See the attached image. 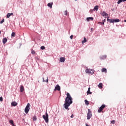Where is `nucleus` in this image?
Wrapping results in <instances>:
<instances>
[{
	"instance_id": "f257e3e1",
	"label": "nucleus",
	"mask_w": 126,
	"mask_h": 126,
	"mask_svg": "<svg viewBox=\"0 0 126 126\" xmlns=\"http://www.w3.org/2000/svg\"><path fill=\"white\" fill-rule=\"evenodd\" d=\"M67 97L65 98V103L64 104L63 106L65 109L66 110H69V108H68V107L70 106L71 104H72V97H71V96H70V94L69 93H67Z\"/></svg>"
},
{
	"instance_id": "f03ea898",
	"label": "nucleus",
	"mask_w": 126,
	"mask_h": 126,
	"mask_svg": "<svg viewBox=\"0 0 126 126\" xmlns=\"http://www.w3.org/2000/svg\"><path fill=\"white\" fill-rule=\"evenodd\" d=\"M42 117L46 123H49V114H48L47 112H46L45 115H43Z\"/></svg>"
},
{
	"instance_id": "7ed1b4c3",
	"label": "nucleus",
	"mask_w": 126,
	"mask_h": 126,
	"mask_svg": "<svg viewBox=\"0 0 126 126\" xmlns=\"http://www.w3.org/2000/svg\"><path fill=\"white\" fill-rule=\"evenodd\" d=\"M30 104L28 103L25 108V113H26V114H28V112H29V110H30Z\"/></svg>"
},
{
	"instance_id": "20e7f679",
	"label": "nucleus",
	"mask_w": 126,
	"mask_h": 126,
	"mask_svg": "<svg viewBox=\"0 0 126 126\" xmlns=\"http://www.w3.org/2000/svg\"><path fill=\"white\" fill-rule=\"evenodd\" d=\"M87 120H89L91 117H92V113H91V111L90 109L88 110V113H87Z\"/></svg>"
},
{
	"instance_id": "39448f33",
	"label": "nucleus",
	"mask_w": 126,
	"mask_h": 126,
	"mask_svg": "<svg viewBox=\"0 0 126 126\" xmlns=\"http://www.w3.org/2000/svg\"><path fill=\"white\" fill-rule=\"evenodd\" d=\"M106 108V105L103 104L98 110V113H101Z\"/></svg>"
},
{
	"instance_id": "423d86ee",
	"label": "nucleus",
	"mask_w": 126,
	"mask_h": 126,
	"mask_svg": "<svg viewBox=\"0 0 126 126\" xmlns=\"http://www.w3.org/2000/svg\"><path fill=\"white\" fill-rule=\"evenodd\" d=\"M110 23H114V22H120V20L119 19H111L109 20Z\"/></svg>"
},
{
	"instance_id": "0eeeda50",
	"label": "nucleus",
	"mask_w": 126,
	"mask_h": 126,
	"mask_svg": "<svg viewBox=\"0 0 126 126\" xmlns=\"http://www.w3.org/2000/svg\"><path fill=\"white\" fill-rule=\"evenodd\" d=\"M54 90H58V91H60L61 90V87L59 85H57L55 87Z\"/></svg>"
},
{
	"instance_id": "6e6552de",
	"label": "nucleus",
	"mask_w": 126,
	"mask_h": 126,
	"mask_svg": "<svg viewBox=\"0 0 126 126\" xmlns=\"http://www.w3.org/2000/svg\"><path fill=\"white\" fill-rule=\"evenodd\" d=\"M60 61L61 63H64L65 61V58L64 57H61Z\"/></svg>"
},
{
	"instance_id": "1a4fd4ad",
	"label": "nucleus",
	"mask_w": 126,
	"mask_h": 126,
	"mask_svg": "<svg viewBox=\"0 0 126 126\" xmlns=\"http://www.w3.org/2000/svg\"><path fill=\"white\" fill-rule=\"evenodd\" d=\"M11 106H12V107H16V106H17V102L15 101L12 102L11 103Z\"/></svg>"
},
{
	"instance_id": "9d476101",
	"label": "nucleus",
	"mask_w": 126,
	"mask_h": 126,
	"mask_svg": "<svg viewBox=\"0 0 126 126\" xmlns=\"http://www.w3.org/2000/svg\"><path fill=\"white\" fill-rule=\"evenodd\" d=\"M2 42L4 45H5V44H6V42H7V38H6V37L3 38L2 40Z\"/></svg>"
},
{
	"instance_id": "9b49d317",
	"label": "nucleus",
	"mask_w": 126,
	"mask_h": 126,
	"mask_svg": "<svg viewBox=\"0 0 126 126\" xmlns=\"http://www.w3.org/2000/svg\"><path fill=\"white\" fill-rule=\"evenodd\" d=\"M20 90L21 92H23V91H24V87L21 85L20 87Z\"/></svg>"
},
{
	"instance_id": "f8f14e48",
	"label": "nucleus",
	"mask_w": 126,
	"mask_h": 126,
	"mask_svg": "<svg viewBox=\"0 0 126 126\" xmlns=\"http://www.w3.org/2000/svg\"><path fill=\"white\" fill-rule=\"evenodd\" d=\"M87 21H88V22H89V21H90V20H93V17H87Z\"/></svg>"
},
{
	"instance_id": "ddd939ff",
	"label": "nucleus",
	"mask_w": 126,
	"mask_h": 126,
	"mask_svg": "<svg viewBox=\"0 0 126 126\" xmlns=\"http://www.w3.org/2000/svg\"><path fill=\"white\" fill-rule=\"evenodd\" d=\"M124 1H126V0H119L117 2L118 4H120L121 2H124Z\"/></svg>"
},
{
	"instance_id": "4468645a",
	"label": "nucleus",
	"mask_w": 126,
	"mask_h": 126,
	"mask_svg": "<svg viewBox=\"0 0 126 126\" xmlns=\"http://www.w3.org/2000/svg\"><path fill=\"white\" fill-rule=\"evenodd\" d=\"M47 6H48V7H50V8H52V7L53 6V2L49 3L47 4Z\"/></svg>"
},
{
	"instance_id": "2eb2a0df",
	"label": "nucleus",
	"mask_w": 126,
	"mask_h": 126,
	"mask_svg": "<svg viewBox=\"0 0 126 126\" xmlns=\"http://www.w3.org/2000/svg\"><path fill=\"white\" fill-rule=\"evenodd\" d=\"M102 15L103 16H105V17H108V14H107V13H106L105 12H102Z\"/></svg>"
},
{
	"instance_id": "dca6fc26",
	"label": "nucleus",
	"mask_w": 126,
	"mask_h": 126,
	"mask_svg": "<svg viewBox=\"0 0 126 126\" xmlns=\"http://www.w3.org/2000/svg\"><path fill=\"white\" fill-rule=\"evenodd\" d=\"M87 94H92V92H90V87H89L88 89V91H87Z\"/></svg>"
},
{
	"instance_id": "f3484780",
	"label": "nucleus",
	"mask_w": 126,
	"mask_h": 126,
	"mask_svg": "<svg viewBox=\"0 0 126 126\" xmlns=\"http://www.w3.org/2000/svg\"><path fill=\"white\" fill-rule=\"evenodd\" d=\"M11 15H13V13H8L7 14V18H9L10 17Z\"/></svg>"
},
{
	"instance_id": "a211bd4d",
	"label": "nucleus",
	"mask_w": 126,
	"mask_h": 126,
	"mask_svg": "<svg viewBox=\"0 0 126 126\" xmlns=\"http://www.w3.org/2000/svg\"><path fill=\"white\" fill-rule=\"evenodd\" d=\"M85 71L86 73H89V74H90V71H91V69H87Z\"/></svg>"
},
{
	"instance_id": "6ab92c4d",
	"label": "nucleus",
	"mask_w": 126,
	"mask_h": 126,
	"mask_svg": "<svg viewBox=\"0 0 126 126\" xmlns=\"http://www.w3.org/2000/svg\"><path fill=\"white\" fill-rule=\"evenodd\" d=\"M102 72H105V73H107V69L106 68H103L101 70Z\"/></svg>"
},
{
	"instance_id": "aec40b11",
	"label": "nucleus",
	"mask_w": 126,
	"mask_h": 126,
	"mask_svg": "<svg viewBox=\"0 0 126 126\" xmlns=\"http://www.w3.org/2000/svg\"><path fill=\"white\" fill-rule=\"evenodd\" d=\"M98 87L99 88H103V84L102 83H100L98 85Z\"/></svg>"
},
{
	"instance_id": "412c9836",
	"label": "nucleus",
	"mask_w": 126,
	"mask_h": 126,
	"mask_svg": "<svg viewBox=\"0 0 126 126\" xmlns=\"http://www.w3.org/2000/svg\"><path fill=\"white\" fill-rule=\"evenodd\" d=\"M99 8V6H96L94 9V10H96V11H98V9Z\"/></svg>"
},
{
	"instance_id": "4be33fe9",
	"label": "nucleus",
	"mask_w": 126,
	"mask_h": 126,
	"mask_svg": "<svg viewBox=\"0 0 126 126\" xmlns=\"http://www.w3.org/2000/svg\"><path fill=\"white\" fill-rule=\"evenodd\" d=\"M9 123H10V124H11V125L12 126H14V123L13 122V120H10Z\"/></svg>"
},
{
	"instance_id": "5701e85b",
	"label": "nucleus",
	"mask_w": 126,
	"mask_h": 126,
	"mask_svg": "<svg viewBox=\"0 0 126 126\" xmlns=\"http://www.w3.org/2000/svg\"><path fill=\"white\" fill-rule=\"evenodd\" d=\"M87 41V40H86V38L84 37V40L82 41V43H86Z\"/></svg>"
},
{
	"instance_id": "b1692460",
	"label": "nucleus",
	"mask_w": 126,
	"mask_h": 126,
	"mask_svg": "<svg viewBox=\"0 0 126 126\" xmlns=\"http://www.w3.org/2000/svg\"><path fill=\"white\" fill-rule=\"evenodd\" d=\"M85 103L86 105H87V106L89 105V102H88V101H87V100H85Z\"/></svg>"
},
{
	"instance_id": "393cba45",
	"label": "nucleus",
	"mask_w": 126,
	"mask_h": 126,
	"mask_svg": "<svg viewBox=\"0 0 126 126\" xmlns=\"http://www.w3.org/2000/svg\"><path fill=\"white\" fill-rule=\"evenodd\" d=\"M32 119L33 121H37V117H36V116H33Z\"/></svg>"
},
{
	"instance_id": "a878e982",
	"label": "nucleus",
	"mask_w": 126,
	"mask_h": 126,
	"mask_svg": "<svg viewBox=\"0 0 126 126\" xmlns=\"http://www.w3.org/2000/svg\"><path fill=\"white\" fill-rule=\"evenodd\" d=\"M93 73H94V70H91V71L90 72V74H93Z\"/></svg>"
},
{
	"instance_id": "bb28decb",
	"label": "nucleus",
	"mask_w": 126,
	"mask_h": 126,
	"mask_svg": "<svg viewBox=\"0 0 126 126\" xmlns=\"http://www.w3.org/2000/svg\"><path fill=\"white\" fill-rule=\"evenodd\" d=\"M43 81H44L45 82H48V77H47L46 81L45 80V78H43Z\"/></svg>"
},
{
	"instance_id": "cd10ccee",
	"label": "nucleus",
	"mask_w": 126,
	"mask_h": 126,
	"mask_svg": "<svg viewBox=\"0 0 126 126\" xmlns=\"http://www.w3.org/2000/svg\"><path fill=\"white\" fill-rule=\"evenodd\" d=\"M11 37H15V33L12 32L11 34Z\"/></svg>"
},
{
	"instance_id": "c85d7f7f",
	"label": "nucleus",
	"mask_w": 126,
	"mask_h": 126,
	"mask_svg": "<svg viewBox=\"0 0 126 126\" xmlns=\"http://www.w3.org/2000/svg\"><path fill=\"white\" fill-rule=\"evenodd\" d=\"M40 49H41V50H45V46H41V47H40Z\"/></svg>"
},
{
	"instance_id": "c756f323",
	"label": "nucleus",
	"mask_w": 126,
	"mask_h": 126,
	"mask_svg": "<svg viewBox=\"0 0 126 126\" xmlns=\"http://www.w3.org/2000/svg\"><path fill=\"white\" fill-rule=\"evenodd\" d=\"M32 55H35V54H36V52H35L34 50H32Z\"/></svg>"
},
{
	"instance_id": "7c9ffc66",
	"label": "nucleus",
	"mask_w": 126,
	"mask_h": 126,
	"mask_svg": "<svg viewBox=\"0 0 126 126\" xmlns=\"http://www.w3.org/2000/svg\"><path fill=\"white\" fill-rule=\"evenodd\" d=\"M102 24L103 25H104L105 24V22H106V19H104L103 21H102Z\"/></svg>"
},
{
	"instance_id": "2f4dec72",
	"label": "nucleus",
	"mask_w": 126,
	"mask_h": 126,
	"mask_svg": "<svg viewBox=\"0 0 126 126\" xmlns=\"http://www.w3.org/2000/svg\"><path fill=\"white\" fill-rule=\"evenodd\" d=\"M3 22H4V19H3L1 21H0V23L1 24H2V23H3Z\"/></svg>"
},
{
	"instance_id": "473e14b6",
	"label": "nucleus",
	"mask_w": 126,
	"mask_h": 126,
	"mask_svg": "<svg viewBox=\"0 0 126 126\" xmlns=\"http://www.w3.org/2000/svg\"><path fill=\"white\" fill-rule=\"evenodd\" d=\"M115 123H116V121L115 120H112L111 121V124H115Z\"/></svg>"
},
{
	"instance_id": "72a5a7b5",
	"label": "nucleus",
	"mask_w": 126,
	"mask_h": 126,
	"mask_svg": "<svg viewBox=\"0 0 126 126\" xmlns=\"http://www.w3.org/2000/svg\"><path fill=\"white\" fill-rule=\"evenodd\" d=\"M0 101L1 102H2V101H3V98H2V97H0Z\"/></svg>"
},
{
	"instance_id": "f704fd0d",
	"label": "nucleus",
	"mask_w": 126,
	"mask_h": 126,
	"mask_svg": "<svg viewBox=\"0 0 126 126\" xmlns=\"http://www.w3.org/2000/svg\"><path fill=\"white\" fill-rule=\"evenodd\" d=\"M70 39H71L72 40V39H73V35H71L70 37Z\"/></svg>"
},
{
	"instance_id": "c9c22d12",
	"label": "nucleus",
	"mask_w": 126,
	"mask_h": 126,
	"mask_svg": "<svg viewBox=\"0 0 126 126\" xmlns=\"http://www.w3.org/2000/svg\"><path fill=\"white\" fill-rule=\"evenodd\" d=\"M67 11H65V15H67Z\"/></svg>"
},
{
	"instance_id": "e433bc0d",
	"label": "nucleus",
	"mask_w": 126,
	"mask_h": 126,
	"mask_svg": "<svg viewBox=\"0 0 126 126\" xmlns=\"http://www.w3.org/2000/svg\"><path fill=\"white\" fill-rule=\"evenodd\" d=\"M98 24H101V25L103 24V22H99Z\"/></svg>"
},
{
	"instance_id": "4c0bfd02",
	"label": "nucleus",
	"mask_w": 126,
	"mask_h": 126,
	"mask_svg": "<svg viewBox=\"0 0 126 126\" xmlns=\"http://www.w3.org/2000/svg\"><path fill=\"white\" fill-rule=\"evenodd\" d=\"M73 117H74V115H73V114H72V115L71 116V118H73Z\"/></svg>"
},
{
	"instance_id": "58836bf2",
	"label": "nucleus",
	"mask_w": 126,
	"mask_h": 126,
	"mask_svg": "<svg viewBox=\"0 0 126 126\" xmlns=\"http://www.w3.org/2000/svg\"><path fill=\"white\" fill-rule=\"evenodd\" d=\"M86 126H90L88 125V124H87V123H86Z\"/></svg>"
},
{
	"instance_id": "ea45409f",
	"label": "nucleus",
	"mask_w": 126,
	"mask_h": 126,
	"mask_svg": "<svg viewBox=\"0 0 126 126\" xmlns=\"http://www.w3.org/2000/svg\"><path fill=\"white\" fill-rule=\"evenodd\" d=\"M110 20H111V19H109V18H107V21H110Z\"/></svg>"
},
{
	"instance_id": "a19ab883",
	"label": "nucleus",
	"mask_w": 126,
	"mask_h": 126,
	"mask_svg": "<svg viewBox=\"0 0 126 126\" xmlns=\"http://www.w3.org/2000/svg\"><path fill=\"white\" fill-rule=\"evenodd\" d=\"M91 30H92V31L93 30V28H92L91 29Z\"/></svg>"
},
{
	"instance_id": "79ce46f5",
	"label": "nucleus",
	"mask_w": 126,
	"mask_h": 126,
	"mask_svg": "<svg viewBox=\"0 0 126 126\" xmlns=\"http://www.w3.org/2000/svg\"><path fill=\"white\" fill-rule=\"evenodd\" d=\"M0 34H1V31H0Z\"/></svg>"
},
{
	"instance_id": "37998d69",
	"label": "nucleus",
	"mask_w": 126,
	"mask_h": 126,
	"mask_svg": "<svg viewBox=\"0 0 126 126\" xmlns=\"http://www.w3.org/2000/svg\"><path fill=\"white\" fill-rule=\"evenodd\" d=\"M124 22H126V20H124Z\"/></svg>"
},
{
	"instance_id": "c03bdc74",
	"label": "nucleus",
	"mask_w": 126,
	"mask_h": 126,
	"mask_svg": "<svg viewBox=\"0 0 126 126\" xmlns=\"http://www.w3.org/2000/svg\"><path fill=\"white\" fill-rule=\"evenodd\" d=\"M12 126H15V125H14H14H12Z\"/></svg>"
},
{
	"instance_id": "a18cd8bd",
	"label": "nucleus",
	"mask_w": 126,
	"mask_h": 126,
	"mask_svg": "<svg viewBox=\"0 0 126 126\" xmlns=\"http://www.w3.org/2000/svg\"><path fill=\"white\" fill-rule=\"evenodd\" d=\"M75 1L78 0H75Z\"/></svg>"
}]
</instances>
